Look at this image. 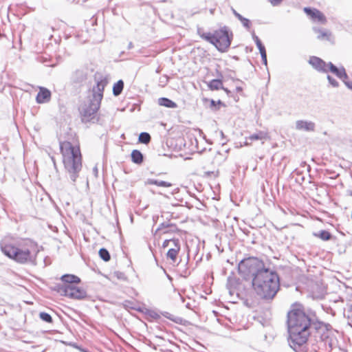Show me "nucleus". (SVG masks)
<instances>
[{
    "label": "nucleus",
    "mask_w": 352,
    "mask_h": 352,
    "mask_svg": "<svg viewBox=\"0 0 352 352\" xmlns=\"http://www.w3.org/2000/svg\"><path fill=\"white\" fill-rule=\"evenodd\" d=\"M158 104L160 106H164L168 108H176L177 107L175 102L166 98H159Z\"/></svg>",
    "instance_id": "18"
},
{
    "label": "nucleus",
    "mask_w": 352,
    "mask_h": 352,
    "mask_svg": "<svg viewBox=\"0 0 352 352\" xmlns=\"http://www.w3.org/2000/svg\"><path fill=\"white\" fill-rule=\"evenodd\" d=\"M63 162L69 179L75 185L82 169V155L78 146H73L68 141L60 142Z\"/></svg>",
    "instance_id": "4"
},
{
    "label": "nucleus",
    "mask_w": 352,
    "mask_h": 352,
    "mask_svg": "<svg viewBox=\"0 0 352 352\" xmlns=\"http://www.w3.org/2000/svg\"><path fill=\"white\" fill-rule=\"evenodd\" d=\"M209 87L212 90H219L220 89H223V83L221 80L219 79H213L212 80L209 85Z\"/></svg>",
    "instance_id": "22"
},
{
    "label": "nucleus",
    "mask_w": 352,
    "mask_h": 352,
    "mask_svg": "<svg viewBox=\"0 0 352 352\" xmlns=\"http://www.w3.org/2000/svg\"><path fill=\"white\" fill-rule=\"evenodd\" d=\"M0 248L6 256L21 264H34L38 252L37 245L34 242L27 240L16 245L8 237H5L0 241Z\"/></svg>",
    "instance_id": "3"
},
{
    "label": "nucleus",
    "mask_w": 352,
    "mask_h": 352,
    "mask_svg": "<svg viewBox=\"0 0 352 352\" xmlns=\"http://www.w3.org/2000/svg\"><path fill=\"white\" fill-rule=\"evenodd\" d=\"M108 80L106 78L97 80L96 85L92 89V96L80 108L82 122H89L94 118V116L100 108L103 98V91Z\"/></svg>",
    "instance_id": "5"
},
{
    "label": "nucleus",
    "mask_w": 352,
    "mask_h": 352,
    "mask_svg": "<svg viewBox=\"0 0 352 352\" xmlns=\"http://www.w3.org/2000/svg\"><path fill=\"white\" fill-rule=\"evenodd\" d=\"M58 292L63 296L74 299H82L86 297V292L74 285H59Z\"/></svg>",
    "instance_id": "7"
},
{
    "label": "nucleus",
    "mask_w": 352,
    "mask_h": 352,
    "mask_svg": "<svg viewBox=\"0 0 352 352\" xmlns=\"http://www.w3.org/2000/svg\"><path fill=\"white\" fill-rule=\"evenodd\" d=\"M202 38L214 45L219 51L226 52L229 48L232 39V33L227 27L216 30L214 33L200 34Z\"/></svg>",
    "instance_id": "6"
},
{
    "label": "nucleus",
    "mask_w": 352,
    "mask_h": 352,
    "mask_svg": "<svg viewBox=\"0 0 352 352\" xmlns=\"http://www.w3.org/2000/svg\"><path fill=\"white\" fill-rule=\"evenodd\" d=\"M61 280L63 282L62 285H73L74 283H78L80 281V279L78 276L72 274H65L62 276Z\"/></svg>",
    "instance_id": "15"
},
{
    "label": "nucleus",
    "mask_w": 352,
    "mask_h": 352,
    "mask_svg": "<svg viewBox=\"0 0 352 352\" xmlns=\"http://www.w3.org/2000/svg\"><path fill=\"white\" fill-rule=\"evenodd\" d=\"M151 140V135L146 132H142L139 135V141L141 143L148 144Z\"/></svg>",
    "instance_id": "26"
},
{
    "label": "nucleus",
    "mask_w": 352,
    "mask_h": 352,
    "mask_svg": "<svg viewBox=\"0 0 352 352\" xmlns=\"http://www.w3.org/2000/svg\"><path fill=\"white\" fill-rule=\"evenodd\" d=\"M313 318L301 309H293L287 314V327L289 344L296 351L305 344L310 335V326Z\"/></svg>",
    "instance_id": "2"
},
{
    "label": "nucleus",
    "mask_w": 352,
    "mask_h": 352,
    "mask_svg": "<svg viewBox=\"0 0 352 352\" xmlns=\"http://www.w3.org/2000/svg\"><path fill=\"white\" fill-rule=\"evenodd\" d=\"M252 38L254 39L256 45L259 50L265 48L264 45L262 44L259 38L254 33L252 34Z\"/></svg>",
    "instance_id": "27"
},
{
    "label": "nucleus",
    "mask_w": 352,
    "mask_h": 352,
    "mask_svg": "<svg viewBox=\"0 0 352 352\" xmlns=\"http://www.w3.org/2000/svg\"><path fill=\"white\" fill-rule=\"evenodd\" d=\"M327 80L329 82V84L333 87H338L339 86V83L335 79L333 78V77H331V76L328 75L327 76Z\"/></svg>",
    "instance_id": "29"
},
{
    "label": "nucleus",
    "mask_w": 352,
    "mask_h": 352,
    "mask_svg": "<svg viewBox=\"0 0 352 352\" xmlns=\"http://www.w3.org/2000/svg\"><path fill=\"white\" fill-rule=\"evenodd\" d=\"M51 92L47 88L39 87V91L36 96V100L38 104L45 103L50 100Z\"/></svg>",
    "instance_id": "12"
},
{
    "label": "nucleus",
    "mask_w": 352,
    "mask_h": 352,
    "mask_svg": "<svg viewBox=\"0 0 352 352\" xmlns=\"http://www.w3.org/2000/svg\"><path fill=\"white\" fill-rule=\"evenodd\" d=\"M216 105V102L214 100H210V106L211 107H214Z\"/></svg>",
    "instance_id": "36"
},
{
    "label": "nucleus",
    "mask_w": 352,
    "mask_h": 352,
    "mask_svg": "<svg viewBox=\"0 0 352 352\" xmlns=\"http://www.w3.org/2000/svg\"><path fill=\"white\" fill-rule=\"evenodd\" d=\"M316 124L312 121L299 120L296 122L295 128L298 131L312 132L315 131Z\"/></svg>",
    "instance_id": "11"
},
{
    "label": "nucleus",
    "mask_w": 352,
    "mask_h": 352,
    "mask_svg": "<svg viewBox=\"0 0 352 352\" xmlns=\"http://www.w3.org/2000/svg\"><path fill=\"white\" fill-rule=\"evenodd\" d=\"M99 256L104 261H109L111 258V256H110V254H109L108 250H106L105 248H101L99 250Z\"/></svg>",
    "instance_id": "25"
},
{
    "label": "nucleus",
    "mask_w": 352,
    "mask_h": 352,
    "mask_svg": "<svg viewBox=\"0 0 352 352\" xmlns=\"http://www.w3.org/2000/svg\"><path fill=\"white\" fill-rule=\"evenodd\" d=\"M262 61H263V64L266 65H267V57L262 59Z\"/></svg>",
    "instance_id": "38"
},
{
    "label": "nucleus",
    "mask_w": 352,
    "mask_h": 352,
    "mask_svg": "<svg viewBox=\"0 0 352 352\" xmlns=\"http://www.w3.org/2000/svg\"><path fill=\"white\" fill-rule=\"evenodd\" d=\"M329 72L342 80L347 78V74H346L344 68H338L331 62H329L328 72Z\"/></svg>",
    "instance_id": "13"
},
{
    "label": "nucleus",
    "mask_w": 352,
    "mask_h": 352,
    "mask_svg": "<svg viewBox=\"0 0 352 352\" xmlns=\"http://www.w3.org/2000/svg\"><path fill=\"white\" fill-rule=\"evenodd\" d=\"M40 318L45 322H51L52 321V318L50 314L45 312L40 313Z\"/></svg>",
    "instance_id": "28"
},
{
    "label": "nucleus",
    "mask_w": 352,
    "mask_h": 352,
    "mask_svg": "<svg viewBox=\"0 0 352 352\" xmlns=\"http://www.w3.org/2000/svg\"><path fill=\"white\" fill-rule=\"evenodd\" d=\"M309 63L311 66L319 72L328 73L329 62L326 63L322 59L311 56L309 58Z\"/></svg>",
    "instance_id": "9"
},
{
    "label": "nucleus",
    "mask_w": 352,
    "mask_h": 352,
    "mask_svg": "<svg viewBox=\"0 0 352 352\" xmlns=\"http://www.w3.org/2000/svg\"><path fill=\"white\" fill-rule=\"evenodd\" d=\"M314 30L318 33V36H317V38L319 39V40H326V41H331V38H332V35H331V33L328 31V30H322V29H316V28H314Z\"/></svg>",
    "instance_id": "16"
},
{
    "label": "nucleus",
    "mask_w": 352,
    "mask_h": 352,
    "mask_svg": "<svg viewBox=\"0 0 352 352\" xmlns=\"http://www.w3.org/2000/svg\"><path fill=\"white\" fill-rule=\"evenodd\" d=\"M173 228H175V226L173 225L170 224L168 223H162L157 228L155 234L158 232L161 234H166L170 231H172Z\"/></svg>",
    "instance_id": "17"
},
{
    "label": "nucleus",
    "mask_w": 352,
    "mask_h": 352,
    "mask_svg": "<svg viewBox=\"0 0 352 352\" xmlns=\"http://www.w3.org/2000/svg\"><path fill=\"white\" fill-rule=\"evenodd\" d=\"M304 11L314 21H317L323 24L327 21L325 16L318 10L305 8Z\"/></svg>",
    "instance_id": "10"
},
{
    "label": "nucleus",
    "mask_w": 352,
    "mask_h": 352,
    "mask_svg": "<svg viewBox=\"0 0 352 352\" xmlns=\"http://www.w3.org/2000/svg\"><path fill=\"white\" fill-rule=\"evenodd\" d=\"M124 88V82L122 80H118L113 87V94L115 96H119Z\"/></svg>",
    "instance_id": "20"
},
{
    "label": "nucleus",
    "mask_w": 352,
    "mask_h": 352,
    "mask_svg": "<svg viewBox=\"0 0 352 352\" xmlns=\"http://www.w3.org/2000/svg\"><path fill=\"white\" fill-rule=\"evenodd\" d=\"M350 195L352 196V190L350 192Z\"/></svg>",
    "instance_id": "43"
},
{
    "label": "nucleus",
    "mask_w": 352,
    "mask_h": 352,
    "mask_svg": "<svg viewBox=\"0 0 352 352\" xmlns=\"http://www.w3.org/2000/svg\"><path fill=\"white\" fill-rule=\"evenodd\" d=\"M273 6L279 5L283 0H268Z\"/></svg>",
    "instance_id": "32"
},
{
    "label": "nucleus",
    "mask_w": 352,
    "mask_h": 352,
    "mask_svg": "<svg viewBox=\"0 0 352 352\" xmlns=\"http://www.w3.org/2000/svg\"><path fill=\"white\" fill-rule=\"evenodd\" d=\"M232 12L234 15L239 20L241 18H242V15H241L239 13H238L234 9H232Z\"/></svg>",
    "instance_id": "34"
},
{
    "label": "nucleus",
    "mask_w": 352,
    "mask_h": 352,
    "mask_svg": "<svg viewBox=\"0 0 352 352\" xmlns=\"http://www.w3.org/2000/svg\"><path fill=\"white\" fill-rule=\"evenodd\" d=\"M131 160L133 162L140 164L143 162V155L140 151L133 150L131 153Z\"/></svg>",
    "instance_id": "19"
},
{
    "label": "nucleus",
    "mask_w": 352,
    "mask_h": 352,
    "mask_svg": "<svg viewBox=\"0 0 352 352\" xmlns=\"http://www.w3.org/2000/svg\"><path fill=\"white\" fill-rule=\"evenodd\" d=\"M221 135L223 136V133L222 131H221Z\"/></svg>",
    "instance_id": "40"
},
{
    "label": "nucleus",
    "mask_w": 352,
    "mask_h": 352,
    "mask_svg": "<svg viewBox=\"0 0 352 352\" xmlns=\"http://www.w3.org/2000/svg\"><path fill=\"white\" fill-rule=\"evenodd\" d=\"M344 82V84L346 85V86L352 90V81H345L344 80H343Z\"/></svg>",
    "instance_id": "35"
},
{
    "label": "nucleus",
    "mask_w": 352,
    "mask_h": 352,
    "mask_svg": "<svg viewBox=\"0 0 352 352\" xmlns=\"http://www.w3.org/2000/svg\"><path fill=\"white\" fill-rule=\"evenodd\" d=\"M93 172L94 173L95 175L97 176V174H98V168L96 166H95L94 168H93Z\"/></svg>",
    "instance_id": "37"
},
{
    "label": "nucleus",
    "mask_w": 352,
    "mask_h": 352,
    "mask_svg": "<svg viewBox=\"0 0 352 352\" xmlns=\"http://www.w3.org/2000/svg\"><path fill=\"white\" fill-rule=\"evenodd\" d=\"M262 59L267 57L265 48L259 50Z\"/></svg>",
    "instance_id": "31"
},
{
    "label": "nucleus",
    "mask_w": 352,
    "mask_h": 352,
    "mask_svg": "<svg viewBox=\"0 0 352 352\" xmlns=\"http://www.w3.org/2000/svg\"><path fill=\"white\" fill-rule=\"evenodd\" d=\"M238 267L240 273L253 276V289L260 298H274L280 288L279 277L275 272L265 268L263 263L256 258L241 261Z\"/></svg>",
    "instance_id": "1"
},
{
    "label": "nucleus",
    "mask_w": 352,
    "mask_h": 352,
    "mask_svg": "<svg viewBox=\"0 0 352 352\" xmlns=\"http://www.w3.org/2000/svg\"><path fill=\"white\" fill-rule=\"evenodd\" d=\"M267 137V134L263 131H258L256 133L252 134L250 135L249 137L246 138V140L245 142V145H250V142H248V140L250 141H254V140H263L265 139Z\"/></svg>",
    "instance_id": "14"
},
{
    "label": "nucleus",
    "mask_w": 352,
    "mask_h": 352,
    "mask_svg": "<svg viewBox=\"0 0 352 352\" xmlns=\"http://www.w3.org/2000/svg\"><path fill=\"white\" fill-rule=\"evenodd\" d=\"M124 306L129 309H135V307L132 305L131 302H126Z\"/></svg>",
    "instance_id": "33"
},
{
    "label": "nucleus",
    "mask_w": 352,
    "mask_h": 352,
    "mask_svg": "<svg viewBox=\"0 0 352 352\" xmlns=\"http://www.w3.org/2000/svg\"><path fill=\"white\" fill-rule=\"evenodd\" d=\"M163 248H168L166 256L173 263L177 261V256L180 251V241L178 239H166L162 243Z\"/></svg>",
    "instance_id": "8"
},
{
    "label": "nucleus",
    "mask_w": 352,
    "mask_h": 352,
    "mask_svg": "<svg viewBox=\"0 0 352 352\" xmlns=\"http://www.w3.org/2000/svg\"><path fill=\"white\" fill-rule=\"evenodd\" d=\"M218 104H221V102L220 100H219Z\"/></svg>",
    "instance_id": "41"
},
{
    "label": "nucleus",
    "mask_w": 352,
    "mask_h": 352,
    "mask_svg": "<svg viewBox=\"0 0 352 352\" xmlns=\"http://www.w3.org/2000/svg\"><path fill=\"white\" fill-rule=\"evenodd\" d=\"M129 48H131L132 47V43H130L129 45Z\"/></svg>",
    "instance_id": "39"
},
{
    "label": "nucleus",
    "mask_w": 352,
    "mask_h": 352,
    "mask_svg": "<svg viewBox=\"0 0 352 352\" xmlns=\"http://www.w3.org/2000/svg\"><path fill=\"white\" fill-rule=\"evenodd\" d=\"M314 235L323 241H328L331 238V234L327 230H321L318 233H315Z\"/></svg>",
    "instance_id": "24"
},
{
    "label": "nucleus",
    "mask_w": 352,
    "mask_h": 352,
    "mask_svg": "<svg viewBox=\"0 0 352 352\" xmlns=\"http://www.w3.org/2000/svg\"><path fill=\"white\" fill-rule=\"evenodd\" d=\"M147 183L148 184L156 185L158 186L166 187V188L172 186V184L170 182L160 181V180H157V179H148Z\"/></svg>",
    "instance_id": "21"
},
{
    "label": "nucleus",
    "mask_w": 352,
    "mask_h": 352,
    "mask_svg": "<svg viewBox=\"0 0 352 352\" xmlns=\"http://www.w3.org/2000/svg\"><path fill=\"white\" fill-rule=\"evenodd\" d=\"M239 21L241 22L243 25L247 29H249L250 28V21L249 19L242 16V18H241Z\"/></svg>",
    "instance_id": "30"
},
{
    "label": "nucleus",
    "mask_w": 352,
    "mask_h": 352,
    "mask_svg": "<svg viewBox=\"0 0 352 352\" xmlns=\"http://www.w3.org/2000/svg\"><path fill=\"white\" fill-rule=\"evenodd\" d=\"M210 13H211V14H212V13H213V10H210Z\"/></svg>",
    "instance_id": "42"
},
{
    "label": "nucleus",
    "mask_w": 352,
    "mask_h": 352,
    "mask_svg": "<svg viewBox=\"0 0 352 352\" xmlns=\"http://www.w3.org/2000/svg\"><path fill=\"white\" fill-rule=\"evenodd\" d=\"M74 80L76 82H82L87 78V74L81 70H77L73 76Z\"/></svg>",
    "instance_id": "23"
}]
</instances>
